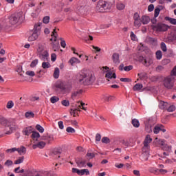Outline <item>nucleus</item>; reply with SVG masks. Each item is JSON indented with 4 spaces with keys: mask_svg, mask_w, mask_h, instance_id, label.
Wrapping results in <instances>:
<instances>
[{
    "mask_svg": "<svg viewBox=\"0 0 176 176\" xmlns=\"http://www.w3.org/2000/svg\"><path fill=\"white\" fill-rule=\"evenodd\" d=\"M96 80L94 73L90 70H82L79 76V83H82L84 86H91Z\"/></svg>",
    "mask_w": 176,
    "mask_h": 176,
    "instance_id": "f257e3e1",
    "label": "nucleus"
},
{
    "mask_svg": "<svg viewBox=\"0 0 176 176\" xmlns=\"http://www.w3.org/2000/svg\"><path fill=\"white\" fill-rule=\"evenodd\" d=\"M152 142V138H151V135H147L145 138V140L143 142L144 146L142 148V156L143 157V160L146 162L149 158V144Z\"/></svg>",
    "mask_w": 176,
    "mask_h": 176,
    "instance_id": "f03ea898",
    "label": "nucleus"
},
{
    "mask_svg": "<svg viewBox=\"0 0 176 176\" xmlns=\"http://www.w3.org/2000/svg\"><path fill=\"white\" fill-rule=\"evenodd\" d=\"M112 3L109 1L100 0L96 6V12L99 13H105L111 10Z\"/></svg>",
    "mask_w": 176,
    "mask_h": 176,
    "instance_id": "7ed1b4c3",
    "label": "nucleus"
},
{
    "mask_svg": "<svg viewBox=\"0 0 176 176\" xmlns=\"http://www.w3.org/2000/svg\"><path fill=\"white\" fill-rule=\"evenodd\" d=\"M7 127L10 128V131L6 133V134H12L14 130L19 129V126L16 124V120L13 118H10L7 121Z\"/></svg>",
    "mask_w": 176,
    "mask_h": 176,
    "instance_id": "20e7f679",
    "label": "nucleus"
},
{
    "mask_svg": "<svg viewBox=\"0 0 176 176\" xmlns=\"http://www.w3.org/2000/svg\"><path fill=\"white\" fill-rule=\"evenodd\" d=\"M28 176H53L52 172L47 170H32L28 172Z\"/></svg>",
    "mask_w": 176,
    "mask_h": 176,
    "instance_id": "39448f33",
    "label": "nucleus"
},
{
    "mask_svg": "<svg viewBox=\"0 0 176 176\" xmlns=\"http://www.w3.org/2000/svg\"><path fill=\"white\" fill-rule=\"evenodd\" d=\"M152 29L154 31H157V32H164L168 30V25L164 24V23H157V25H153Z\"/></svg>",
    "mask_w": 176,
    "mask_h": 176,
    "instance_id": "423d86ee",
    "label": "nucleus"
},
{
    "mask_svg": "<svg viewBox=\"0 0 176 176\" xmlns=\"http://www.w3.org/2000/svg\"><path fill=\"white\" fill-rule=\"evenodd\" d=\"M72 173L74 174H78V175L82 176V175H90V172L89 171V169H81L79 170L76 168H72Z\"/></svg>",
    "mask_w": 176,
    "mask_h": 176,
    "instance_id": "0eeeda50",
    "label": "nucleus"
},
{
    "mask_svg": "<svg viewBox=\"0 0 176 176\" xmlns=\"http://www.w3.org/2000/svg\"><path fill=\"white\" fill-rule=\"evenodd\" d=\"M164 86L168 89H171L173 87H174V82H173V79H171V77L168 76L164 78Z\"/></svg>",
    "mask_w": 176,
    "mask_h": 176,
    "instance_id": "6e6552de",
    "label": "nucleus"
},
{
    "mask_svg": "<svg viewBox=\"0 0 176 176\" xmlns=\"http://www.w3.org/2000/svg\"><path fill=\"white\" fill-rule=\"evenodd\" d=\"M10 23L12 25L17 24L19 23V20H20V16L19 14H12L9 17Z\"/></svg>",
    "mask_w": 176,
    "mask_h": 176,
    "instance_id": "1a4fd4ad",
    "label": "nucleus"
},
{
    "mask_svg": "<svg viewBox=\"0 0 176 176\" xmlns=\"http://www.w3.org/2000/svg\"><path fill=\"white\" fill-rule=\"evenodd\" d=\"M65 82L63 81H58L55 84V90H60L62 94H64Z\"/></svg>",
    "mask_w": 176,
    "mask_h": 176,
    "instance_id": "9d476101",
    "label": "nucleus"
},
{
    "mask_svg": "<svg viewBox=\"0 0 176 176\" xmlns=\"http://www.w3.org/2000/svg\"><path fill=\"white\" fill-rule=\"evenodd\" d=\"M72 91V82H65L64 94H69Z\"/></svg>",
    "mask_w": 176,
    "mask_h": 176,
    "instance_id": "9b49d317",
    "label": "nucleus"
},
{
    "mask_svg": "<svg viewBox=\"0 0 176 176\" xmlns=\"http://www.w3.org/2000/svg\"><path fill=\"white\" fill-rule=\"evenodd\" d=\"M76 163L78 167H86V160L83 159L82 157H78L76 159Z\"/></svg>",
    "mask_w": 176,
    "mask_h": 176,
    "instance_id": "f8f14e48",
    "label": "nucleus"
},
{
    "mask_svg": "<svg viewBox=\"0 0 176 176\" xmlns=\"http://www.w3.org/2000/svg\"><path fill=\"white\" fill-rule=\"evenodd\" d=\"M120 55L118 53H113L112 55L113 63L116 64V65H119L120 64Z\"/></svg>",
    "mask_w": 176,
    "mask_h": 176,
    "instance_id": "ddd939ff",
    "label": "nucleus"
},
{
    "mask_svg": "<svg viewBox=\"0 0 176 176\" xmlns=\"http://www.w3.org/2000/svg\"><path fill=\"white\" fill-rule=\"evenodd\" d=\"M160 131L162 133H166V129H164V126L163 125L155 126L153 129L154 134H159Z\"/></svg>",
    "mask_w": 176,
    "mask_h": 176,
    "instance_id": "4468645a",
    "label": "nucleus"
},
{
    "mask_svg": "<svg viewBox=\"0 0 176 176\" xmlns=\"http://www.w3.org/2000/svg\"><path fill=\"white\" fill-rule=\"evenodd\" d=\"M39 34L38 33H36L35 32H33L32 34L28 37V41L29 42H34V41H36L38 38H39Z\"/></svg>",
    "mask_w": 176,
    "mask_h": 176,
    "instance_id": "2eb2a0df",
    "label": "nucleus"
},
{
    "mask_svg": "<svg viewBox=\"0 0 176 176\" xmlns=\"http://www.w3.org/2000/svg\"><path fill=\"white\" fill-rule=\"evenodd\" d=\"M41 140L43 141H46L47 144H50V142L54 141V138L50 135H46L41 137Z\"/></svg>",
    "mask_w": 176,
    "mask_h": 176,
    "instance_id": "dca6fc26",
    "label": "nucleus"
},
{
    "mask_svg": "<svg viewBox=\"0 0 176 176\" xmlns=\"http://www.w3.org/2000/svg\"><path fill=\"white\" fill-rule=\"evenodd\" d=\"M46 146V142H39L36 144H33L32 148L33 149H36V148H39V149H43Z\"/></svg>",
    "mask_w": 176,
    "mask_h": 176,
    "instance_id": "f3484780",
    "label": "nucleus"
},
{
    "mask_svg": "<svg viewBox=\"0 0 176 176\" xmlns=\"http://www.w3.org/2000/svg\"><path fill=\"white\" fill-rule=\"evenodd\" d=\"M32 126H28L23 129L22 133L24 134V135H30V134L32 133Z\"/></svg>",
    "mask_w": 176,
    "mask_h": 176,
    "instance_id": "a211bd4d",
    "label": "nucleus"
},
{
    "mask_svg": "<svg viewBox=\"0 0 176 176\" xmlns=\"http://www.w3.org/2000/svg\"><path fill=\"white\" fill-rule=\"evenodd\" d=\"M41 25L42 23H38L37 24H35L33 29V32H36L41 35Z\"/></svg>",
    "mask_w": 176,
    "mask_h": 176,
    "instance_id": "6ab92c4d",
    "label": "nucleus"
},
{
    "mask_svg": "<svg viewBox=\"0 0 176 176\" xmlns=\"http://www.w3.org/2000/svg\"><path fill=\"white\" fill-rule=\"evenodd\" d=\"M96 155H97V153L91 152V150H88L86 154V157H88V160H90L91 159H94V157H96Z\"/></svg>",
    "mask_w": 176,
    "mask_h": 176,
    "instance_id": "aec40b11",
    "label": "nucleus"
},
{
    "mask_svg": "<svg viewBox=\"0 0 176 176\" xmlns=\"http://www.w3.org/2000/svg\"><path fill=\"white\" fill-rule=\"evenodd\" d=\"M16 152H18L19 155H25L27 148H25L24 146H21L20 148H16Z\"/></svg>",
    "mask_w": 176,
    "mask_h": 176,
    "instance_id": "412c9836",
    "label": "nucleus"
},
{
    "mask_svg": "<svg viewBox=\"0 0 176 176\" xmlns=\"http://www.w3.org/2000/svg\"><path fill=\"white\" fill-rule=\"evenodd\" d=\"M168 39L169 41V42H174V41H176V30H175L170 34V36H169L168 37Z\"/></svg>",
    "mask_w": 176,
    "mask_h": 176,
    "instance_id": "4be33fe9",
    "label": "nucleus"
},
{
    "mask_svg": "<svg viewBox=\"0 0 176 176\" xmlns=\"http://www.w3.org/2000/svg\"><path fill=\"white\" fill-rule=\"evenodd\" d=\"M105 77L107 78V79H112V78H113V79H116V74H113L112 72H107Z\"/></svg>",
    "mask_w": 176,
    "mask_h": 176,
    "instance_id": "5701e85b",
    "label": "nucleus"
},
{
    "mask_svg": "<svg viewBox=\"0 0 176 176\" xmlns=\"http://www.w3.org/2000/svg\"><path fill=\"white\" fill-rule=\"evenodd\" d=\"M69 63L71 64V65H74V64H80V60L78 59V58L72 57L69 60Z\"/></svg>",
    "mask_w": 176,
    "mask_h": 176,
    "instance_id": "b1692460",
    "label": "nucleus"
},
{
    "mask_svg": "<svg viewBox=\"0 0 176 176\" xmlns=\"http://www.w3.org/2000/svg\"><path fill=\"white\" fill-rule=\"evenodd\" d=\"M8 120V119L5 118L4 117H0V124H1V126H4L5 127H7Z\"/></svg>",
    "mask_w": 176,
    "mask_h": 176,
    "instance_id": "393cba45",
    "label": "nucleus"
},
{
    "mask_svg": "<svg viewBox=\"0 0 176 176\" xmlns=\"http://www.w3.org/2000/svg\"><path fill=\"white\" fill-rule=\"evenodd\" d=\"M82 93H83L82 89H79L78 91H76L72 93V98H75V97H78V96H79L80 94H82Z\"/></svg>",
    "mask_w": 176,
    "mask_h": 176,
    "instance_id": "a878e982",
    "label": "nucleus"
},
{
    "mask_svg": "<svg viewBox=\"0 0 176 176\" xmlns=\"http://www.w3.org/2000/svg\"><path fill=\"white\" fill-rule=\"evenodd\" d=\"M78 112H79V110L78 109H70V115L74 116V118H76V115L79 116V114H78Z\"/></svg>",
    "mask_w": 176,
    "mask_h": 176,
    "instance_id": "bb28decb",
    "label": "nucleus"
},
{
    "mask_svg": "<svg viewBox=\"0 0 176 176\" xmlns=\"http://www.w3.org/2000/svg\"><path fill=\"white\" fill-rule=\"evenodd\" d=\"M32 138H33V140H35V138L36 139V141H38V138H39V137H41V135L39 134V133L36 132V131H32Z\"/></svg>",
    "mask_w": 176,
    "mask_h": 176,
    "instance_id": "cd10ccee",
    "label": "nucleus"
},
{
    "mask_svg": "<svg viewBox=\"0 0 176 176\" xmlns=\"http://www.w3.org/2000/svg\"><path fill=\"white\" fill-rule=\"evenodd\" d=\"M58 76H60V69H58V67H56L54 69V78L55 79H58Z\"/></svg>",
    "mask_w": 176,
    "mask_h": 176,
    "instance_id": "c85d7f7f",
    "label": "nucleus"
},
{
    "mask_svg": "<svg viewBox=\"0 0 176 176\" xmlns=\"http://www.w3.org/2000/svg\"><path fill=\"white\" fill-rule=\"evenodd\" d=\"M150 21V19L149 16H142V24H148V23H149Z\"/></svg>",
    "mask_w": 176,
    "mask_h": 176,
    "instance_id": "c756f323",
    "label": "nucleus"
},
{
    "mask_svg": "<svg viewBox=\"0 0 176 176\" xmlns=\"http://www.w3.org/2000/svg\"><path fill=\"white\" fill-rule=\"evenodd\" d=\"M167 107V102H164V101H160L159 103L160 109H166Z\"/></svg>",
    "mask_w": 176,
    "mask_h": 176,
    "instance_id": "7c9ffc66",
    "label": "nucleus"
},
{
    "mask_svg": "<svg viewBox=\"0 0 176 176\" xmlns=\"http://www.w3.org/2000/svg\"><path fill=\"white\" fill-rule=\"evenodd\" d=\"M165 19L167 21H169L170 24H173V25H176V19L170 18L168 16H166Z\"/></svg>",
    "mask_w": 176,
    "mask_h": 176,
    "instance_id": "2f4dec72",
    "label": "nucleus"
},
{
    "mask_svg": "<svg viewBox=\"0 0 176 176\" xmlns=\"http://www.w3.org/2000/svg\"><path fill=\"white\" fill-rule=\"evenodd\" d=\"M155 57L157 60H162V57H163V53H162V51L158 50L155 52Z\"/></svg>",
    "mask_w": 176,
    "mask_h": 176,
    "instance_id": "473e14b6",
    "label": "nucleus"
},
{
    "mask_svg": "<svg viewBox=\"0 0 176 176\" xmlns=\"http://www.w3.org/2000/svg\"><path fill=\"white\" fill-rule=\"evenodd\" d=\"M56 34H57V32L56 31V28L54 29L53 32H52L51 36H54V39L53 38H50V41H54V42H56L57 41V34L56 35Z\"/></svg>",
    "mask_w": 176,
    "mask_h": 176,
    "instance_id": "72a5a7b5",
    "label": "nucleus"
},
{
    "mask_svg": "<svg viewBox=\"0 0 176 176\" xmlns=\"http://www.w3.org/2000/svg\"><path fill=\"white\" fill-rule=\"evenodd\" d=\"M25 116L28 119H31V118H34V116H35V114L32 111H28L25 113Z\"/></svg>",
    "mask_w": 176,
    "mask_h": 176,
    "instance_id": "f704fd0d",
    "label": "nucleus"
},
{
    "mask_svg": "<svg viewBox=\"0 0 176 176\" xmlns=\"http://www.w3.org/2000/svg\"><path fill=\"white\" fill-rule=\"evenodd\" d=\"M60 98H58V96H52L50 98L52 104H56V102H58Z\"/></svg>",
    "mask_w": 176,
    "mask_h": 176,
    "instance_id": "c9c22d12",
    "label": "nucleus"
},
{
    "mask_svg": "<svg viewBox=\"0 0 176 176\" xmlns=\"http://www.w3.org/2000/svg\"><path fill=\"white\" fill-rule=\"evenodd\" d=\"M143 86L142 84H136L135 85L133 86V90L134 91H137L138 90H141V89H142Z\"/></svg>",
    "mask_w": 176,
    "mask_h": 176,
    "instance_id": "e433bc0d",
    "label": "nucleus"
},
{
    "mask_svg": "<svg viewBox=\"0 0 176 176\" xmlns=\"http://www.w3.org/2000/svg\"><path fill=\"white\" fill-rule=\"evenodd\" d=\"M13 107H14V103L13 102V101L12 100L8 101L6 105V108L8 109H12Z\"/></svg>",
    "mask_w": 176,
    "mask_h": 176,
    "instance_id": "4c0bfd02",
    "label": "nucleus"
},
{
    "mask_svg": "<svg viewBox=\"0 0 176 176\" xmlns=\"http://www.w3.org/2000/svg\"><path fill=\"white\" fill-rule=\"evenodd\" d=\"M132 124L133 127H140V121L137 119L132 120Z\"/></svg>",
    "mask_w": 176,
    "mask_h": 176,
    "instance_id": "58836bf2",
    "label": "nucleus"
},
{
    "mask_svg": "<svg viewBox=\"0 0 176 176\" xmlns=\"http://www.w3.org/2000/svg\"><path fill=\"white\" fill-rule=\"evenodd\" d=\"M138 61L140 63H142L143 65H145V64L146 63V58H145L144 56H139Z\"/></svg>",
    "mask_w": 176,
    "mask_h": 176,
    "instance_id": "ea45409f",
    "label": "nucleus"
},
{
    "mask_svg": "<svg viewBox=\"0 0 176 176\" xmlns=\"http://www.w3.org/2000/svg\"><path fill=\"white\" fill-rule=\"evenodd\" d=\"M24 162V157H19L18 160L14 161V164H21Z\"/></svg>",
    "mask_w": 176,
    "mask_h": 176,
    "instance_id": "a19ab883",
    "label": "nucleus"
},
{
    "mask_svg": "<svg viewBox=\"0 0 176 176\" xmlns=\"http://www.w3.org/2000/svg\"><path fill=\"white\" fill-rule=\"evenodd\" d=\"M42 67L44 69H46L47 68H50V67H52V65L48 62H43L42 63Z\"/></svg>",
    "mask_w": 176,
    "mask_h": 176,
    "instance_id": "79ce46f5",
    "label": "nucleus"
},
{
    "mask_svg": "<svg viewBox=\"0 0 176 176\" xmlns=\"http://www.w3.org/2000/svg\"><path fill=\"white\" fill-rule=\"evenodd\" d=\"M126 6H124V4L122 3H117V9L118 10H123V9H124Z\"/></svg>",
    "mask_w": 176,
    "mask_h": 176,
    "instance_id": "37998d69",
    "label": "nucleus"
},
{
    "mask_svg": "<svg viewBox=\"0 0 176 176\" xmlns=\"http://www.w3.org/2000/svg\"><path fill=\"white\" fill-rule=\"evenodd\" d=\"M160 14V8H155L154 11L155 19H156V17H158Z\"/></svg>",
    "mask_w": 176,
    "mask_h": 176,
    "instance_id": "c03bdc74",
    "label": "nucleus"
},
{
    "mask_svg": "<svg viewBox=\"0 0 176 176\" xmlns=\"http://www.w3.org/2000/svg\"><path fill=\"white\" fill-rule=\"evenodd\" d=\"M43 58L45 60H47V57H49V52H47V50H45L43 52V54H41Z\"/></svg>",
    "mask_w": 176,
    "mask_h": 176,
    "instance_id": "a18cd8bd",
    "label": "nucleus"
},
{
    "mask_svg": "<svg viewBox=\"0 0 176 176\" xmlns=\"http://www.w3.org/2000/svg\"><path fill=\"white\" fill-rule=\"evenodd\" d=\"M50 21V16H46L43 19V22L44 23V24H49Z\"/></svg>",
    "mask_w": 176,
    "mask_h": 176,
    "instance_id": "49530a36",
    "label": "nucleus"
},
{
    "mask_svg": "<svg viewBox=\"0 0 176 176\" xmlns=\"http://www.w3.org/2000/svg\"><path fill=\"white\" fill-rule=\"evenodd\" d=\"M36 129L38 130V131H39V133H43V131H45V129H43V127L40 124H37L36 126Z\"/></svg>",
    "mask_w": 176,
    "mask_h": 176,
    "instance_id": "de8ad7c7",
    "label": "nucleus"
},
{
    "mask_svg": "<svg viewBox=\"0 0 176 176\" xmlns=\"http://www.w3.org/2000/svg\"><path fill=\"white\" fill-rule=\"evenodd\" d=\"M38 59H35L33 61H32L31 64H30V67L31 68H34L35 67H36V65H38Z\"/></svg>",
    "mask_w": 176,
    "mask_h": 176,
    "instance_id": "09e8293b",
    "label": "nucleus"
},
{
    "mask_svg": "<svg viewBox=\"0 0 176 176\" xmlns=\"http://www.w3.org/2000/svg\"><path fill=\"white\" fill-rule=\"evenodd\" d=\"M102 142L103 144H109V142H111V140H109V138L104 137V138H102Z\"/></svg>",
    "mask_w": 176,
    "mask_h": 176,
    "instance_id": "8fccbe9b",
    "label": "nucleus"
},
{
    "mask_svg": "<svg viewBox=\"0 0 176 176\" xmlns=\"http://www.w3.org/2000/svg\"><path fill=\"white\" fill-rule=\"evenodd\" d=\"M74 109H77L79 111V112H80V102H77L75 104H74V107H73Z\"/></svg>",
    "mask_w": 176,
    "mask_h": 176,
    "instance_id": "3c124183",
    "label": "nucleus"
},
{
    "mask_svg": "<svg viewBox=\"0 0 176 176\" xmlns=\"http://www.w3.org/2000/svg\"><path fill=\"white\" fill-rule=\"evenodd\" d=\"M141 19H136L134 21L135 27H141Z\"/></svg>",
    "mask_w": 176,
    "mask_h": 176,
    "instance_id": "603ef678",
    "label": "nucleus"
},
{
    "mask_svg": "<svg viewBox=\"0 0 176 176\" xmlns=\"http://www.w3.org/2000/svg\"><path fill=\"white\" fill-rule=\"evenodd\" d=\"M145 131L146 133H152V126L146 124L145 126Z\"/></svg>",
    "mask_w": 176,
    "mask_h": 176,
    "instance_id": "864d4df0",
    "label": "nucleus"
},
{
    "mask_svg": "<svg viewBox=\"0 0 176 176\" xmlns=\"http://www.w3.org/2000/svg\"><path fill=\"white\" fill-rule=\"evenodd\" d=\"M151 173H152L153 174H155L156 175H159V169L158 168H151L150 169Z\"/></svg>",
    "mask_w": 176,
    "mask_h": 176,
    "instance_id": "5fc2aeb1",
    "label": "nucleus"
},
{
    "mask_svg": "<svg viewBox=\"0 0 176 176\" xmlns=\"http://www.w3.org/2000/svg\"><path fill=\"white\" fill-rule=\"evenodd\" d=\"M61 104L63 105V107H69V100H62Z\"/></svg>",
    "mask_w": 176,
    "mask_h": 176,
    "instance_id": "6e6d98bb",
    "label": "nucleus"
},
{
    "mask_svg": "<svg viewBox=\"0 0 176 176\" xmlns=\"http://www.w3.org/2000/svg\"><path fill=\"white\" fill-rule=\"evenodd\" d=\"M39 12H41L39 8L36 9L35 12L32 13V17H36L39 14Z\"/></svg>",
    "mask_w": 176,
    "mask_h": 176,
    "instance_id": "4d7b16f0",
    "label": "nucleus"
},
{
    "mask_svg": "<svg viewBox=\"0 0 176 176\" xmlns=\"http://www.w3.org/2000/svg\"><path fill=\"white\" fill-rule=\"evenodd\" d=\"M161 49L162 52H167V46H166V43H161Z\"/></svg>",
    "mask_w": 176,
    "mask_h": 176,
    "instance_id": "13d9d810",
    "label": "nucleus"
},
{
    "mask_svg": "<svg viewBox=\"0 0 176 176\" xmlns=\"http://www.w3.org/2000/svg\"><path fill=\"white\" fill-rule=\"evenodd\" d=\"M153 61L151 59H146V63L144 65L145 67H149L151 64H153Z\"/></svg>",
    "mask_w": 176,
    "mask_h": 176,
    "instance_id": "bf43d9fd",
    "label": "nucleus"
},
{
    "mask_svg": "<svg viewBox=\"0 0 176 176\" xmlns=\"http://www.w3.org/2000/svg\"><path fill=\"white\" fill-rule=\"evenodd\" d=\"M168 112H174L175 111V106L171 105L167 109Z\"/></svg>",
    "mask_w": 176,
    "mask_h": 176,
    "instance_id": "052dcab7",
    "label": "nucleus"
},
{
    "mask_svg": "<svg viewBox=\"0 0 176 176\" xmlns=\"http://www.w3.org/2000/svg\"><path fill=\"white\" fill-rule=\"evenodd\" d=\"M52 47L54 50V52H56V50H58V48L60 47V45L58 44H54V43H52Z\"/></svg>",
    "mask_w": 176,
    "mask_h": 176,
    "instance_id": "680f3d73",
    "label": "nucleus"
},
{
    "mask_svg": "<svg viewBox=\"0 0 176 176\" xmlns=\"http://www.w3.org/2000/svg\"><path fill=\"white\" fill-rule=\"evenodd\" d=\"M66 131H67V133H75V129H74V128H72L71 126H68L66 129Z\"/></svg>",
    "mask_w": 176,
    "mask_h": 176,
    "instance_id": "e2e57ef3",
    "label": "nucleus"
},
{
    "mask_svg": "<svg viewBox=\"0 0 176 176\" xmlns=\"http://www.w3.org/2000/svg\"><path fill=\"white\" fill-rule=\"evenodd\" d=\"M131 69H133V65L125 66L124 67V70H125L126 72H129V71H131Z\"/></svg>",
    "mask_w": 176,
    "mask_h": 176,
    "instance_id": "0e129e2a",
    "label": "nucleus"
},
{
    "mask_svg": "<svg viewBox=\"0 0 176 176\" xmlns=\"http://www.w3.org/2000/svg\"><path fill=\"white\" fill-rule=\"evenodd\" d=\"M25 74L26 75H28V76H34L35 75V72L34 71H28Z\"/></svg>",
    "mask_w": 176,
    "mask_h": 176,
    "instance_id": "69168bd1",
    "label": "nucleus"
},
{
    "mask_svg": "<svg viewBox=\"0 0 176 176\" xmlns=\"http://www.w3.org/2000/svg\"><path fill=\"white\" fill-rule=\"evenodd\" d=\"M56 58H57V55H56V54H52L51 61H53V63H54V61H56Z\"/></svg>",
    "mask_w": 176,
    "mask_h": 176,
    "instance_id": "338daca9",
    "label": "nucleus"
},
{
    "mask_svg": "<svg viewBox=\"0 0 176 176\" xmlns=\"http://www.w3.org/2000/svg\"><path fill=\"white\" fill-rule=\"evenodd\" d=\"M120 80V82H131V79L127 78H121Z\"/></svg>",
    "mask_w": 176,
    "mask_h": 176,
    "instance_id": "774afa93",
    "label": "nucleus"
}]
</instances>
